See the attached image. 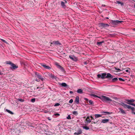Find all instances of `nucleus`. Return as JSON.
Returning a JSON list of instances; mask_svg holds the SVG:
<instances>
[{"instance_id":"obj_1","label":"nucleus","mask_w":135,"mask_h":135,"mask_svg":"<svg viewBox=\"0 0 135 135\" xmlns=\"http://www.w3.org/2000/svg\"><path fill=\"white\" fill-rule=\"evenodd\" d=\"M113 76L109 73H108L107 74L106 73H103L100 74H98L97 75V78L98 79H104L105 78H108L109 79H112L111 82H115L118 81V79L117 78H113Z\"/></svg>"},{"instance_id":"obj_2","label":"nucleus","mask_w":135,"mask_h":135,"mask_svg":"<svg viewBox=\"0 0 135 135\" xmlns=\"http://www.w3.org/2000/svg\"><path fill=\"white\" fill-rule=\"evenodd\" d=\"M120 104L125 108L131 109L132 110L134 109V108L133 107H132L130 105H127L123 102H121Z\"/></svg>"},{"instance_id":"obj_3","label":"nucleus","mask_w":135,"mask_h":135,"mask_svg":"<svg viewBox=\"0 0 135 135\" xmlns=\"http://www.w3.org/2000/svg\"><path fill=\"white\" fill-rule=\"evenodd\" d=\"M135 101L134 100L131 99L130 100L126 99L125 100L124 102L129 104L133 106H135V104L134 103H131L134 102Z\"/></svg>"},{"instance_id":"obj_4","label":"nucleus","mask_w":135,"mask_h":135,"mask_svg":"<svg viewBox=\"0 0 135 135\" xmlns=\"http://www.w3.org/2000/svg\"><path fill=\"white\" fill-rule=\"evenodd\" d=\"M102 99L105 101V102H107V101H112V100L110 99L109 97L103 95L101 97V98Z\"/></svg>"},{"instance_id":"obj_5","label":"nucleus","mask_w":135,"mask_h":135,"mask_svg":"<svg viewBox=\"0 0 135 135\" xmlns=\"http://www.w3.org/2000/svg\"><path fill=\"white\" fill-rule=\"evenodd\" d=\"M123 21H119L118 20H111V23L113 25H116L120 23Z\"/></svg>"},{"instance_id":"obj_6","label":"nucleus","mask_w":135,"mask_h":135,"mask_svg":"<svg viewBox=\"0 0 135 135\" xmlns=\"http://www.w3.org/2000/svg\"><path fill=\"white\" fill-rule=\"evenodd\" d=\"M109 25L107 24L104 23H100L99 24V27L102 28L108 27H109Z\"/></svg>"},{"instance_id":"obj_7","label":"nucleus","mask_w":135,"mask_h":135,"mask_svg":"<svg viewBox=\"0 0 135 135\" xmlns=\"http://www.w3.org/2000/svg\"><path fill=\"white\" fill-rule=\"evenodd\" d=\"M35 77H37L39 79H41L42 81H43L44 79L42 77L41 75L38 73L36 72L35 73Z\"/></svg>"},{"instance_id":"obj_8","label":"nucleus","mask_w":135,"mask_h":135,"mask_svg":"<svg viewBox=\"0 0 135 135\" xmlns=\"http://www.w3.org/2000/svg\"><path fill=\"white\" fill-rule=\"evenodd\" d=\"M11 67L10 68V69L12 70H16L17 69L18 67L13 63H12L11 65Z\"/></svg>"},{"instance_id":"obj_9","label":"nucleus","mask_w":135,"mask_h":135,"mask_svg":"<svg viewBox=\"0 0 135 135\" xmlns=\"http://www.w3.org/2000/svg\"><path fill=\"white\" fill-rule=\"evenodd\" d=\"M91 121L90 119V117L88 116L86 118L85 121V123L86 124H89L91 122Z\"/></svg>"},{"instance_id":"obj_10","label":"nucleus","mask_w":135,"mask_h":135,"mask_svg":"<svg viewBox=\"0 0 135 135\" xmlns=\"http://www.w3.org/2000/svg\"><path fill=\"white\" fill-rule=\"evenodd\" d=\"M51 44H53L55 45H61L59 41H54L51 43Z\"/></svg>"},{"instance_id":"obj_11","label":"nucleus","mask_w":135,"mask_h":135,"mask_svg":"<svg viewBox=\"0 0 135 135\" xmlns=\"http://www.w3.org/2000/svg\"><path fill=\"white\" fill-rule=\"evenodd\" d=\"M69 57L71 60L74 61H76L77 59L76 57L74 55H70L69 56Z\"/></svg>"},{"instance_id":"obj_12","label":"nucleus","mask_w":135,"mask_h":135,"mask_svg":"<svg viewBox=\"0 0 135 135\" xmlns=\"http://www.w3.org/2000/svg\"><path fill=\"white\" fill-rule=\"evenodd\" d=\"M75 103L76 104H79V97L78 96H77L75 99Z\"/></svg>"},{"instance_id":"obj_13","label":"nucleus","mask_w":135,"mask_h":135,"mask_svg":"<svg viewBox=\"0 0 135 135\" xmlns=\"http://www.w3.org/2000/svg\"><path fill=\"white\" fill-rule=\"evenodd\" d=\"M115 3L116 4H120L121 6H123L124 5V3L122 2H120L119 1H116V2H115Z\"/></svg>"},{"instance_id":"obj_14","label":"nucleus","mask_w":135,"mask_h":135,"mask_svg":"<svg viewBox=\"0 0 135 135\" xmlns=\"http://www.w3.org/2000/svg\"><path fill=\"white\" fill-rule=\"evenodd\" d=\"M109 120V119H102L101 121V123H105L108 122Z\"/></svg>"},{"instance_id":"obj_15","label":"nucleus","mask_w":135,"mask_h":135,"mask_svg":"<svg viewBox=\"0 0 135 135\" xmlns=\"http://www.w3.org/2000/svg\"><path fill=\"white\" fill-rule=\"evenodd\" d=\"M61 4L62 7L64 8H65L66 6L65 4V3L63 1H61Z\"/></svg>"},{"instance_id":"obj_16","label":"nucleus","mask_w":135,"mask_h":135,"mask_svg":"<svg viewBox=\"0 0 135 135\" xmlns=\"http://www.w3.org/2000/svg\"><path fill=\"white\" fill-rule=\"evenodd\" d=\"M104 42V41H102L101 42H98L97 43V45H98V46L102 45V44Z\"/></svg>"},{"instance_id":"obj_17","label":"nucleus","mask_w":135,"mask_h":135,"mask_svg":"<svg viewBox=\"0 0 135 135\" xmlns=\"http://www.w3.org/2000/svg\"><path fill=\"white\" fill-rule=\"evenodd\" d=\"M77 92L79 94H82L83 93V90L81 89H79L77 90Z\"/></svg>"},{"instance_id":"obj_18","label":"nucleus","mask_w":135,"mask_h":135,"mask_svg":"<svg viewBox=\"0 0 135 135\" xmlns=\"http://www.w3.org/2000/svg\"><path fill=\"white\" fill-rule=\"evenodd\" d=\"M119 110L120 111L121 113L123 114H126V112L123 109L119 108Z\"/></svg>"},{"instance_id":"obj_19","label":"nucleus","mask_w":135,"mask_h":135,"mask_svg":"<svg viewBox=\"0 0 135 135\" xmlns=\"http://www.w3.org/2000/svg\"><path fill=\"white\" fill-rule=\"evenodd\" d=\"M61 85L62 86L65 87H68V85L66 83H62Z\"/></svg>"},{"instance_id":"obj_20","label":"nucleus","mask_w":135,"mask_h":135,"mask_svg":"<svg viewBox=\"0 0 135 135\" xmlns=\"http://www.w3.org/2000/svg\"><path fill=\"white\" fill-rule=\"evenodd\" d=\"M101 113H102L104 114V115H106V114H108L112 113H110V112H104L103 111H102Z\"/></svg>"},{"instance_id":"obj_21","label":"nucleus","mask_w":135,"mask_h":135,"mask_svg":"<svg viewBox=\"0 0 135 135\" xmlns=\"http://www.w3.org/2000/svg\"><path fill=\"white\" fill-rule=\"evenodd\" d=\"M17 101L18 102H23L24 100L23 99L21 98H18L17 99Z\"/></svg>"},{"instance_id":"obj_22","label":"nucleus","mask_w":135,"mask_h":135,"mask_svg":"<svg viewBox=\"0 0 135 135\" xmlns=\"http://www.w3.org/2000/svg\"><path fill=\"white\" fill-rule=\"evenodd\" d=\"M102 116V115L99 114H95V116L96 118L101 117Z\"/></svg>"},{"instance_id":"obj_23","label":"nucleus","mask_w":135,"mask_h":135,"mask_svg":"<svg viewBox=\"0 0 135 135\" xmlns=\"http://www.w3.org/2000/svg\"><path fill=\"white\" fill-rule=\"evenodd\" d=\"M91 96L92 97H93L95 98H101L99 97H98V96L96 95H94L93 94H91Z\"/></svg>"},{"instance_id":"obj_24","label":"nucleus","mask_w":135,"mask_h":135,"mask_svg":"<svg viewBox=\"0 0 135 135\" xmlns=\"http://www.w3.org/2000/svg\"><path fill=\"white\" fill-rule=\"evenodd\" d=\"M78 134H81L82 133V130L81 129H79V130L77 131Z\"/></svg>"},{"instance_id":"obj_25","label":"nucleus","mask_w":135,"mask_h":135,"mask_svg":"<svg viewBox=\"0 0 135 135\" xmlns=\"http://www.w3.org/2000/svg\"><path fill=\"white\" fill-rule=\"evenodd\" d=\"M6 111L11 114H13V113L11 111L9 110L6 109Z\"/></svg>"},{"instance_id":"obj_26","label":"nucleus","mask_w":135,"mask_h":135,"mask_svg":"<svg viewBox=\"0 0 135 135\" xmlns=\"http://www.w3.org/2000/svg\"><path fill=\"white\" fill-rule=\"evenodd\" d=\"M73 114L75 115H77L78 114V113L77 111H73Z\"/></svg>"},{"instance_id":"obj_27","label":"nucleus","mask_w":135,"mask_h":135,"mask_svg":"<svg viewBox=\"0 0 135 135\" xmlns=\"http://www.w3.org/2000/svg\"><path fill=\"white\" fill-rule=\"evenodd\" d=\"M56 65L57 66V67L60 69V68H62V66H61L59 65L58 64V63H57L56 64Z\"/></svg>"},{"instance_id":"obj_28","label":"nucleus","mask_w":135,"mask_h":135,"mask_svg":"<svg viewBox=\"0 0 135 135\" xmlns=\"http://www.w3.org/2000/svg\"><path fill=\"white\" fill-rule=\"evenodd\" d=\"M56 65L57 66V67L60 69V68H62V66H61L59 65L58 64V63H57L56 64Z\"/></svg>"},{"instance_id":"obj_29","label":"nucleus","mask_w":135,"mask_h":135,"mask_svg":"<svg viewBox=\"0 0 135 135\" xmlns=\"http://www.w3.org/2000/svg\"><path fill=\"white\" fill-rule=\"evenodd\" d=\"M83 129H85L86 130H88L89 129V128L86 126H83Z\"/></svg>"},{"instance_id":"obj_30","label":"nucleus","mask_w":135,"mask_h":135,"mask_svg":"<svg viewBox=\"0 0 135 135\" xmlns=\"http://www.w3.org/2000/svg\"><path fill=\"white\" fill-rule=\"evenodd\" d=\"M6 62L7 64L11 65L13 63H12L10 61H7Z\"/></svg>"},{"instance_id":"obj_31","label":"nucleus","mask_w":135,"mask_h":135,"mask_svg":"<svg viewBox=\"0 0 135 135\" xmlns=\"http://www.w3.org/2000/svg\"><path fill=\"white\" fill-rule=\"evenodd\" d=\"M44 68L48 69H51V68L49 66H47L46 65L45 66V67Z\"/></svg>"},{"instance_id":"obj_32","label":"nucleus","mask_w":135,"mask_h":135,"mask_svg":"<svg viewBox=\"0 0 135 135\" xmlns=\"http://www.w3.org/2000/svg\"><path fill=\"white\" fill-rule=\"evenodd\" d=\"M60 69L62 71L63 73H65V70L62 67V68H61Z\"/></svg>"},{"instance_id":"obj_33","label":"nucleus","mask_w":135,"mask_h":135,"mask_svg":"<svg viewBox=\"0 0 135 135\" xmlns=\"http://www.w3.org/2000/svg\"><path fill=\"white\" fill-rule=\"evenodd\" d=\"M115 69L116 70H118V72H119L120 71H121L122 70H123V69H122V70H121V69H119V68H115Z\"/></svg>"},{"instance_id":"obj_34","label":"nucleus","mask_w":135,"mask_h":135,"mask_svg":"<svg viewBox=\"0 0 135 135\" xmlns=\"http://www.w3.org/2000/svg\"><path fill=\"white\" fill-rule=\"evenodd\" d=\"M119 80L121 81H125L123 79L121 78H118Z\"/></svg>"},{"instance_id":"obj_35","label":"nucleus","mask_w":135,"mask_h":135,"mask_svg":"<svg viewBox=\"0 0 135 135\" xmlns=\"http://www.w3.org/2000/svg\"><path fill=\"white\" fill-rule=\"evenodd\" d=\"M67 119H71L70 115H69L67 117Z\"/></svg>"},{"instance_id":"obj_36","label":"nucleus","mask_w":135,"mask_h":135,"mask_svg":"<svg viewBox=\"0 0 135 135\" xmlns=\"http://www.w3.org/2000/svg\"><path fill=\"white\" fill-rule=\"evenodd\" d=\"M35 100V98L32 99H31V101L33 103L34 102Z\"/></svg>"},{"instance_id":"obj_37","label":"nucleus","mask_w":135,"mask_h":135,"mask_svg":"<svg viewBox=\"0 0 135 135\" xmlns=\"http://www.w3.org/2000/svg\"><path fill=\"white\" fill-rule=\"evenodd\" d=\"M73 99H71L69 101V103H71L73 102Z\"/></svg>"},{"instance_id":"obj_38","label":"nucleus","mask_w":135,"mask_h":135,"mask_svg":"<svg viewBox=\"0 0 135 135\" xmlns=\"http://www.w3.org/2000/svg\"><path fill=\"white\" fill-rule=\"evenodd\" d=\"M132 113L135 114V110L134 109V110H132Z\"/></svg>"},{"instance_id":"obj_39","label":"nucleus","mask_w":135,"mask_h":135,"mask_svg":"<svg viewBox=\"0 0 135 135\" xmlns=\"http://www.w3.org/2000/svg\"><path fill=\"white\" fill-rule=\"evenodd\" d=\"M89 103L90 104H92L93 103V102L91 100H89Z\"/></svg>"},{"instance_id":"obj_40","label":"nucleus","mask_w":135,"mask_h":135,"mask_svg":"<svg viewBox=\"0 0 135 135\" xmlns=\"http://www.w3.org/2000/svg\"><path fill=\"white\" fill-rule=\"evenodd\" d=\"M41 65L44 68L45 67V66L46 65L45 64L42 63L41 64Z\"/></svg>"},{"instance_id":"obj_41","label":"nucleus","mask_w":135,"mask_h":135,"mask_svg":"<svg viewBox=\"0 0 135 135\" xmlns=\"http://www.w3.org/2000/svg\"><path fill=\"white\" fill-rule=\"evenodd\" d=\"M60 105V104L59 103H57L55 105H54V106H59V105Z\"/></svg>"},{"instance_id":"obj_42","label":"nucleus","mask_w":135,"mask_h":135,"mask_svg":"<svg viewBox=\"0 0 135 135\" xmlns=\"http://www.w3.org/2000/svg\"><path fill=\"white\" fill-rule=\"evenodd\" d=\"M54 115L55 116H59L60 114L59 113H56V114H55Z\"/></svg>"},{"instance_id":"obj_43","label":"nucleus","mask_w":135,"mask_h":135,"mask_svg":"<svg viewBox=\"0 0 135 135\" xmlns=\"http://www.w3.org/2000/svg\"><path fill=\"white\" fill-rule=\"evenodd\" d=\"M1 40L3 42H4L5 43H7V42L5 40L2 39H1Z\"/></svg>"},{"instance_id":"obj_44","label":"nucleus","mask_w":135,"mask_h":135,"mask_svg":"<svg viewBox=\"0 0 135 135\" xmlns=\"http://www.w3.org/2000/svg\"><path fill=\"white\" fill-rule=\"evenodd\" d=\"M90 118H91V120H94L93 117L92 116V115L90 116Z\"/></svg>"},{"instance_id":"obj_45","label":"nucleus","mask_w":135,"mask_h":135,"mask_svg":"<svg viewBox=\"0 0 135 135\" xmlns=\"http://www.w3.org/2000/svg\"><path fill=\"white\" fill-rule=\"evenodd\" d=\"M84 99L87 101H88V99L86 98H84Z\"/></svg>"},{"instance_id":"obj_46","label":"nucleus","mask_w":135,"mask_h":135,"mask_svg":"<svg viewBox=\"0 0 135 135\" xmlns=\"http://www.w3.org/2000/svg\"><path fill=\"white\" fill-rule=\"evenodd\" d=\"M47 119L49 120H51V119L50 118V117H47Z\"/></svg>"},{"instance_id":"obj_47","label":"nucleus","mask_w":135,"mask_h":135,"mask_svg":"<svg viewBox=\"0 0 135 135\" xmlns=\"http://www.w3.org/2000/svg\"><path fill=\"white\" fill-rule=\"evenodd\" d=\"M78 132H75L74 133V134L75 135H79V134H78Z\"/></svg>"},{"instance_id":"obj_48","label":"nucleus","mask_w":135,"mask_h":135,"mask_svg":"<svg viewBox=\"0 0 135 135\" xmlns=\"http://www.w3.org/2000/svg\"><path fill=\"white\" fill-rule=\"evenodd\" d=\"M125 71L126 72H129V70L128 69L125 70Z\"/></svg>"},{"instance_id":"obj_49","label":"nucleus","mask_w":135,"mask_h":135,"mask_svg":"<svg viewBox=\"0 0 135 135\" xmlns=\"http://www.w3.org/2000/svg\"><path fill=\"white\" fill-rule=\"evenodd\" d=\"M70 94H72V93H73V92L72 91H70Z\"/></svg>"},{"instance_id":"obj_50","label":"nucleus","mask_w":135,"mask_h":135,"mask_svg":"<svg viewBox=\"0 0 135 135\" xmlns=\"http://www.w3.org/2000/svg\"><path fill=\"white\" fill-rule=\"evenodd\" d=\"M2 74L3 73L0 71V75H2Z\"/></svg>"},{"instance_id":"obj_51","label":"nucleus","mask_w":135,"mask_h":135,"mask_svg":"<svg viewBox=\"0 0 135 135\" xmlns=\"http://www.w3.org/2000/svg\"><path fill=\"white\" fill-rule=\"evenodd\" d=\"M93 123H94V124H95L96 123V122H93Z\"/></svg>"},{"instance_id":"obj_52","label":"nucleus","mask_w":135,"mask_h":135,"mask_svg":"<svg viewBox=\"0 0 135 135\" xmlns=\"http://www.w3.org/2000/svg\"><path fill=\"white\" fill-rule=\"evenodd\" d=\"M84 64H87V63H86V62H84Z\"/></svg>"},{"instance_id":"obj_53","label":"nucleus","mask_w":135,"mask_h":135,"mask_svg":"<svg viewBox=\"0 0 135 135\" xmlns=\"http://www.w3.org/2000/svg\"><path fill=\"white\" fill-rule=\"evenodd\" d=\"M54 75L52 76V78H53L54 77Z\"/></svg>"},{"instance_id":"obj_54","label":"nucleus","mask_w":135,"mask_h":135,"mask_svg":"<svg viewBox=\"0 0 135 135\" xmlns=\"http://www.w3.org/2000/svg\"><path fill=\"white\" fill-rule=\"evenodd\" d=\"M106 19H108L109 18H108V17H106Z\"/></svg>"},{"instance_id":"obj_55","label":"nucleus","mask_w":135,"mask_h":135,"mask_svg":"<svg viewBox=\"0 0 135 135\" xmlns=\"http://www.w3.org/2000/svg\"><path fill=\"white\" fill-rule=\"evenodd\" d=\"M83 118H85L86 117H83Z\"/></svg>"},{"instance_id":"obj_56","label":"nucleus","mask_w":135,"mask_h":135,"mask_svg":"<svg viewBox=\"0 0 135 135\" xmlns=\"http://www.w3.org/2000/svg\"><path fill=\"white\" fill-rule=\"evenodd\" d=\"M65 1V2L66 3H67V1Z\"/></svg>"},{"instance_id":"obj_57","label":"nucleus","mask_w":135,"mask_h":135,"mask_svg":"<svg viewBox=\"0 0 135 135\" xmlns=\"http://www.w3.org/2000/svg\"><path fill=\"white\" fill-rule=\"evenodd\" d=\"M36 80L37 81H38V80H37V79H36Z\"/></svg>"},{"instance_id":"obj_58","label":"nucleus","mask_w":135,"mask_h":135,"mask_svg":"<svg viewBox=\"0 0 135 135\" xmlns=\"http://www.w3.org/2000/svg\"><path fill=\"white\" fill-rule=\"evenodd\" d=\"M134 7L135 8V4L134 5Z\"/></svg>"}]
</instances>
